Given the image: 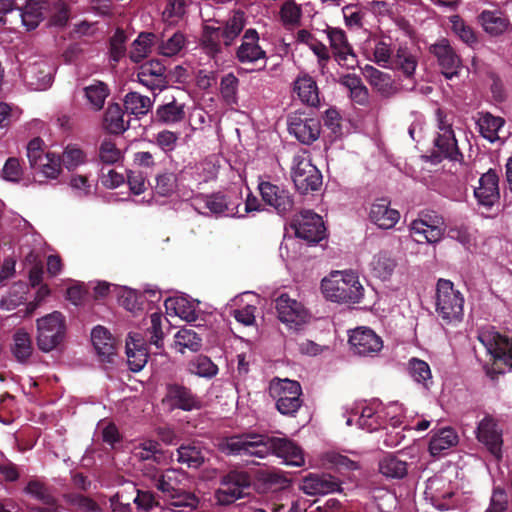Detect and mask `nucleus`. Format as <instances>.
<instances>
[{
	"mask_svg": "<svg viewBox=\"0 0 512 512\" xmlns=\"http://www.w3.org/2000/svg\"><path fill=\"white\" fill-rule=\"evenodd\" d=\"M321 290L327 300L337 303H360L364 287L353 271H335L321 282Z\"/></svg>",
	"mask_w": 512,
	"mask_h": 512,
	"instance_id": "f257e3e1",
	"label": "nucleus"
},
{
	"mask_svg": "<svg viewBox=\"0 0 512 512\" xmlns=\"http://www.w3.org/2000/svg\"><path fill=\"white\" fill-rule=\"evenodd\" d=\"M246 24L245 14L241 10L232 15L219 26L204 25L201 43L208 54L216 55L222 51L221 43L226 47L233 44Z\"/></svg>",
	"mask_w": 512,
	"mask_h": 512,
	"instance_id": "f03ea898",
	"label": "nucleus"
},
{
	"mask_svg": "<svg viewBox=\"0 0 512 512\" xmlns=\"http://www.w3.org/2000/svg\"><path fill=\"white\" fill-rule=\"evenodd\" d=\"M269 395L276 401V409L285 416H295L303 404L302 388L298 381L274 378L269 384Z\"/></svg>",
	"mask_w": 512,
	"mask_h": 512,
	"instance_id": "7ed1b4c3",
	"label": "nucleus"
},
{
	"mask_svg": "<svg viewBox=\"0 0 512 512\" xmlns=\"http://www.w3.org/2000/svg\"><path fill=\"white\" fill-rule=\"evenodd\" d=\"M435 307L438 316L446 323L462 319L464 297L460 291L454 288V284L450 280H438Z\"/></svg>",
	"mask_w": 512,
	"mask_h": 512,
	"instance_id": "20e7f679",
	"label": "nucleus"
},
{
	"mask_svg": "<svg viewBox=\"0 0 512 512\" xmlns=\"http://www.w3.org/2000/svg\"><path fill=\"white\" fill-rule=\"evenodd\" d=\"M36 325L39 350L48 353L63 343L66 336V320L61 312L54 311L37 319Z\"/></svg>",
	"mask_w": 512,
	"mask_h": 512,
	"instance_id": "39448f33",
	"label": "nucleus"
},
{
	"mask_svg": "<svg viewBox=\"0 0 512 512\" xmlns=\"http://www.w3.org/2000/svg\"><path fill=\"white\" fill-rule=\"evenodd\" d=\"M291 177L295 188L301 194L317 191L322 186V174L306 151L293 157Z\"/></svg>",
	"mask_w": 512,
	"mask_h": 512,
	"instance_id": "423d86ee",
	"label": "nucleus"
},
{
	"mask_svg": "<svg viewBox=\"0 0 512 512\" xmlns=\"http://www.w3.org/2000/svg\"><path fill=\"white\" fill-rule=\"evenodd\" d=\"M261 456L272 454L284 460L288 465L301 467L304 465V454L302 449L292 440L288 438L273 437L267 434H262Z\"/></svg>",
	"mask_w": 512,
	"mask_h": 512,
	"instance_id": "0eeeda50",
	"label": "nucleus"
},
{
	"mask_svg": "<svg viewBox=\"0 0 512 512\" xmlns=\"http://www.w3.org/2000/svg\"><path fill=\"white\" fill-rule=\"evenodd\" d=\"M411 236L417 243H436L441 240L445 231L442 216L434 211L421 212L419 218L409 226Z\"/></svg>",
	"mask_w": 512,
	"mask_h": 512,
	"instance_id": "6e6552de",
	"label": "nucleus"
},
{
	"mask_svg": "<svg viewBox=\"0 0 512 512\" xmlns=\"http://www.w3.org/2000/svg\"><path fill=\"white\" fill-rule=\"evenodd\" d=\"M296 237L308 243H318L325 237L326 228L320 215L312 210H301L294 215L291 224Z\"/></svg>",
	"mask_w": 512,
	"mask_h": 512,
	"instance_id": "1a4fd4ad",
	"label": "nucleus"
},
{
	"mask_svg": "<svg viewBox=\"0 0 512 512\" xmlns=\"http://www.w3.org/2000/svg\"><path fill=\"white\" fill-rule=\"evenodd\" d=\"M262 434L247 432L226 437L219 443V450L226 455H250L260 458Z\"/></svg>",
	"mask_w": 512,
	"mask_h": 512,
	"instance_id": "9d476101",
	"label": "nucleus"
},
{
	"mask_svg": "<svg viewBox=\"0 0 512 512\" xmlns=\"http://www.w3.org/2000/svg\"><path fill=\"white\" fill-rule=\"evenodd\" d=\"M221 487L216 491V498L222 505H230L244 497V489L251 485L248 472L233 470L221 478Z\"/></svg>",
	"mask_w": 512,
	"mask_h": 512,
	"instance_id": "9b49d317",
	"label": "nucleus"
},
{
	"mask_svg": "<svg viewBox=\"0 0 512 512\" xmlns=\"http://www.w3.org/2000/svg\"><path fill=\"white\" fill-rule=\"evenodd\" d=\"M348 343L352 353L360 357H375L383 348L381 337L368 327L351 330Z\"/></svg>",
	"mask_w": 512,
	"mask_h": 512,
	"instance_id": "f8f14e48",
	"label": "nucleus"
},
{
	"mask_svg": "<svg viewBox=\"0 0 512 512\" xmlns=\"http://www.w3.org/2000/svg\"><path fill=\"white\" fill-rule=\"evenodd\" d=\"M439 129L443 131L438 134L434 141L435 149L430 155V160L434 164L440 163L443 159L450 161H462L463 154L460 152L457 140L450 125H445L440 121Z\"/></svg>",
	"mask_w": 512,
	"mask_h": 512,
	"instance_id": "ddd939ff",
	"label": "nucleus"
},
{
	"mask_svg": "<svg viewBox=\"0 0 512 512\" xmlns=\"http://www.w3.org/2000/svg\"><path fill=\"white\" fill-rule=\"evenodd\" d=\"M288 130L299 142L310 145L319 138L321 123L317 118L308 117L305 113L295 112L288 118Z\"/></svg>",
	"mask_w": 512,
	"mask_h": 512,
	"instance_id": "4468645a",
	"label": "nucleus"
},
{
	"mask_svg": "<svg viewBox=\"0 0 512 512\" xmlns=\"http://www.w3.org/2000/svg\"><path fill=\"white\" fill-rule=\"evenodd\" d=\"M276 310L279 320L296 330L309 319V313L305 307L287 294H281L276 299Z\"/></svg>",
	"mask_w": 512,
	"mask_h": 512,
	"instance_id": "2eb2a0df",
	"label": "nucleus"
},
{
	"mask_svg": "<svg viewBox=\"0 0 512 512\" xmlns=\"http://www.w3.org/2000/svg\"><path fill=\"white\" fill-rule=\"evenodd\" d=\"M235 58L242 64H253L263 61L260 69L266 66V52L259 45V34L254 28L247 29L236 49Z\"/></svg>",
	"mask_w": 512,
	"mask_h": 512,
	"instance_id": "dca6fc26",
	"label": "nucleus"
},
{
	"mask_svg": "<svg viewBox=\"0 0 512 512\" xmlns=\"http://www.w3.org/2000/svg\"><path fill=\"white\" fill-rule=\"evenodd\" d=\"M258 189L262 200L273 207L279 215H285L292 211L294 199L289 190L268 181L260 182Z\"/></svg>",
	"mask_w": 512,
	"mask_h": 512,
	"instance_id": "f3484780",
	"label": "nucleus"
},
{
	"mask_svg": "<svg viewBox=\"0 0 512 512\" xmlns=\"http://www.w3.org/2000/svg\"><path fill=\"white\" fill-rule=\"evenodd\" d=\"M163 402L167 403L171 410L192 411L201 408V401L198 396L190 388L178 383L166 386V395Z\"/></svg>",
	"mask_w": 512,
	"mask_h": 512,
	"instance_id": "a211bd4d",
	"label": "nucleus"
},
{
	"mask_svg": "<svg viewBox=\"0 0 512 512\" xmlns=\"http://www.w3.org/2000/svg\"><path fill=\"white\" fill-rule=\"evenodd\" d=\"M137 78L152 92L164 90L169 83L166 67L157 59L143 63L138 69Z\"/></svg>",
	"mask_w": 512,
	"mask_h": 512,
	"instance_id": "6ab92c4d",
	"label": "nucleus"
},
{
	"mask_svg": "<svg viewBox=\"0 0 512 512\" xmlns=\"http://www.w3.org/2000/svg\"><path fill=\"white\" fill-rule=\"evenodd\" d=\"M429 52L436 57L443 75L447 79H451L458 74L461 66L460 57L456 54L450 42L446 38H441L434 44L430 45Z\"/></svg>",
	"mask_w": 512,
	"mask_h": 512,
	"instance_id": "aec40b11",
	"label": "nucleus"
},
{
	"mask_svg": "<svg viewBox=\"0 0 512 512\" xmlns=\"http://www.w3.org/2000/svg\"><path fill=\"white\" fill-rule=\"evenodd\" d=\"M326 32L335 60L342 66L353 68L357 64V56L348 42L345 31L328 27Z\"/></svg>",
	"mask_w": 512,
	"mask_h": 512,
	"instance_id": "412c9836",
	"label": "nucleus"
},
{
	"mask_svg": "<svg viewBox=\"0 0 512 512\" xmlns=\"http://www.w3.org/2000/svg\"><path fill=\"white\" fill-rule=\"evenodd\" d=\"M477 438L497 460H501L502 430L498 428L497 422L492 416H485L480 421L477 427Z\"/></svg>",
	"mask_w": 512,
	"mask_h": 512,
	"instance_id": "4be33fe9",
	"label": "nucleus"
},
{
	"mask_svg": "<svg viewBox=\"0 0 512 512\" xmlns=\"http://www.w3.org/2000/svg\"><path fill=\"white\" fill-rule=\"evenodd\" d=\"M242 204L240 192L214 193L206 197L205 207L214 214L234 217L239 213Z\"/></svg>",
	"mask_w": 512,
	"mask_h": 512,
	"instance_id": "5701e85b",
	"label": "nucleus"
},
{
	"mask_svg": "<svg viewBox=\"0 0 512 512\" xmlns=\"http://www.w3.org/2000/svg\"><path fill=\"white\" fill-rule=\"evenodd\" d=\"M177 461L189 469H199L208 460L209 449L198 440L187 441L177 450Z\"/></svg>",
	"mask_w": 512,
	"mask_h": 512,
	"instance_id": "b1692460",
	"label": "nucleus"
},
{
	"mask_svg": "<svg viewBox=\"0 0 512 512\" xmlns=\"http://www.w3.org/2000/svg\"><path fill=\"white\" fill-rule=\"evenodd\" d=\"M499 177L495 170L489 169L479 179V186L474 189L478 203L491 208L500 199Z\"/></svg>",
	"mask_w": 512,
	"mask_h": 512,
	"instance_id": "393cba45",
	"label": "nucleus"
},
{
	"mask_svg": "<svg viewBox=\"0 0 512 512\" xmlns=\"http://www.w3.org/2000/svg\"><path fill=\"white\" fill-rule=\"evenodd\" d=\"M126 355L129 369L133 372L141 371L149 357L148 344L139 333L129 334L126 341Z\"/></svg>",
	"mask_w": 512,
	"mask_h": 512,
	"instance_id": "a878e982",
	"label": "nucleus"
},
{
	"mask_svg": "<svg viewBox=\"0 0 512 512\" xmlns=\"http://www.w3.org/2000/svg\"><path fill=\"white\" fill-rule=\"evenodd\" d=\"M477 19L483 30L491 37H498L512 31L508 15L500 10H483Z\"/></svg>",
	"mask_w": 512,
	"mask_h": 512,
	"instance_id": "bb28decb",
	"label": "nucleus"
},
{
	"mask_svg": "<svg viewBox=\"0 0 512 512\" xmlns=\"http://www.w3.org/2000/svg\"><path fill=\"white\" fill-rule=\"evenodd\" d=\"M369 219L380 229H392L400 219V213L390 207L387 198L377 199L372 203L369 211Z\"/></svg>",
	"mask_w": 512,
	"mask_h": 512,
	"instance_id": "cd10ccee",
	"label": "nucleus"
},
{
	"mask_svg": "<svg viewBox=\"0 0 512 512\" xmlns=\"http://www.w3.org/2000/svg\"><path fill=\"white\" fill-rule=\"evenodd\" d=\"M340 489V482L329 474H310L303 479L301 490L307 495H324Z\"/></svg>",
	"mask_w": 512,
	"mask_h": 512,
	"instance_id": "c85d7f7f",
	"label": "nucleus"
},
{
	"mask_svg": "<svg viewBox=\"0 0 512 512\" xmlns=\"http://www.w3.org/2000/svg\"><path fill=\"white\" fill-rule=\"evenodd\" d=\"M186 117L185 103H180L175 96H165L164 103L155 112V121L161 124H175Z\"/></svg>",
	"mask_w": 512,
	"mask_h": 512,
	"instance_id": "c756f323",
	"label": "nucleus"
},
{
	"mask_svg": "<svg viewBox=\"0 0 512 512\" xmlns=\"http://www.w3.org/2000/svg\"><path fill=\"white\" fill-rule=\"evenodd\" d=\"M92 344L103 362H112L116 355V342L103 326H96L91 332Z\"/></svg>",
	"mask_w": 512,
	"mask_h": 512,
	"instance_id": "7c9ffc66",
	"label": "nucleus"
},
{
	"mask_svg": "<svg viewBox=\"0 0 512 512\" xmlns=\"http://www.w3.org/2000/svg\"><path fill=\"white\" fill-rule=\"evenodd\" d=\"M86 105L92 111L103 109L105 100L110 95V89L106 83L100 80H93L89 85L82 89Z\"/></svg>",
	"mask_w": 512,
	"mask_h": 512,
	"instance_id": "2f4dec72",
	"label": "nucleus"
},
{
	"mask_svg": "<svg viewBox=\"0 0 512 512\" xmlns=\"http://www.w3.org/2000/svg\"><path fill=\"white\" fill-rule=\"evenodd\" d=\"M33 344L31 336L23 328L15 331L12 337L11 353L17 362L21 364L28 363L33 353Z\"/></svg>",
	"mask_w": 512,
	"mask_h": 512,
	"instance_id": "473e14b6",
	"label": "nucleus"
},
{
	"mask_svg": "<svg viewBox=\"0 0 512 512\" xmlns=\"http://www.w3.org/2000/svg\"><path fill=\"white\" fill-rule=\"evenodd\" d=\"M290 485V480L281 472L261 471L257 475L256 489L260 493L276 492Z\"/></svg>",
	"mask_w": 512,
	"mask_h": 512,
	"instance_id": "72a5a7b5",
	"label": "nucleus"
},
{
	"mask_svg": "<svg viewBox=\"0 0 512 512\" xmlns=\"http://www.w3.org/2000/svg\"><path fill=\"white\" fill-rule=\"evenodd\" d=\"M300 100L308 106L316 107L320 103L319 90L316 81L309 75L298 77L294 84Z\"/></svg>",
	"mask_w": 512,
	"mask_h": 512,
	"instance_id": "f704fd0d",
	"label": "nucleus"
},
{
	"mask_svg": "<svg viewBox=\"0 0 512 512\" xmlns=\"http://www.w3.org/2000/svg\"><path fill=\"white\" fill-rule=\"evenodd\" d=\"M134 457L142 463L152 461L158 465H163L166 460L159 442L151 439H146L135 447Z\"/></svg>",
	"mask_w": 512,
	"mask_h": 512,
	"instance_id": "c9c22d12",
	"label": "nucleus"
},
{
	"mask_svg": "<svg viewBox=\"0 0 512 512\" xmlns=\"http://www.w3.org/2000/svg\"><path fill=\"white\" fill-rule=\"evenodd\" d=\"M458 442V436L456 432L450 428H441L435 432L429 442V451L431 455H440L444 450H447L455 446Z\"/></svg>",
	"mask_w": 512,
	"mask_h": 512,
	"instance_id": "e433bc0d",
	"label": "nucleus"
},
{
	"mask_svg": "<svg viewBox=\"0 0 512 512\" xmlns=\"http://www.w3.org/2000/svg\"><path fill=\"white\" fill-rule=\"evenodd\" d=\"M340 83L349 89L350 98L355 104L360 106L368 105L369 91L359 76L355 74H347L340 79Z\"/></svg>",
	"mask_w": 512,
	"mask_h": 512,
	"instance_id": "4c0bfd02",
	"label": "nucleus"
},
{
	"mask_svg": "<svg viewBox=\"0 0 512 512\" xmlns=\"http://www.w3.org/2000/svg\"><path fill=\"white\" fill-rule=\"evenodd\" d=\"M103 126L110 134L119 135L127 130L129 124L124 121V112L118 103H112L107 107Z\"/></svg>",
	"mask_w": 512,
	"mask_h": 512,
	"instance_id": "58836bf2",
	"label": "nucleus"
},
{
	"mask_svg": "<svg viewBox=\"0 0 512 512\" xmlns=\"http://www.w3.org/2000/svg\"><path fill=\"white\" fill-rule=\"evenodd\" d=\"M46 2L28 0L24 8L20 10V18L22 24L27 30L35 29L40 22L44 19V9H46Z\"/></svg>",
	"mask_w": 512,
	"mask_h": 512,
	"instance_id": "ea45409f",
	"label": "nucleus"
},
{
	"mask_svg": "<svg viewBox=\"0 0 512 512\" xmlns=\"http://www.w3.org/2000/svg\"><path fill=\"white\" fill-rule=\"evenodd\" d=\"M185 473L177 469H168L164 473H161L155 484L156 488L164 493L166 496L171 493H176L181 490L180 487Z\"/></svg>",
	"mask_w": 512,
	"mask_h": 512,
	"instance_id": "a19ab883",
	"label": "nucleus"
},
{
	"mask_svg": "<svg viewBox=\"0 0 512 512\" xmlns=\"http://www.w3.org/2000/svg\"><path fill=\"white\" fill-rule=\"evenodd\" d=\"M171 510L174 512L193 511L199 504L198 498L191 492L185 491L183 488L176 493L166 496Z\"/></svg>",
	"mask_w": 512,
	"mask_h": 512,
	"instance_id": "79ce46f5",
	"label": "nucleus"
},
{
	"mask_svg": "<svg viewBox=\"0 0 512 512\" xmlns=\"http://www.w3.org/2000/svg\"><path fill=\"white\" fill-rule=\"evenodd\" d=\"M156 38L154 33L142 32L132 43L131 50L129 52V58L134 63L141 62L146 58L150 52L152 43Z\"/></svg>",
	"mask_w": 512,
	"mask_h": 512,
	"instance_id": "37998d69",
	"label": "nucleus"
},
{
	"mask_svg": "<svg viewBox=\"0 0 512 512\" xmlns=\"http://www.w3.org/2000/svg\"><path fill=\"white\" fill-rule=\"evenodd\" d=\"M167 309H173L175 314L187 322H194L198 318L195 307L183 297L169 298L165 301Z\"/></svg>",
	"mask_w": 512,
	"mask_h": 512,
	"instance_id": "c03bdc74",
	"label": "nucleus"
},
{
	"mask_svg": "<svg viewBox=\"0 0 512 512\" xmlns=\"http://www.w3.org/2000/svg\"><path fill=\"white\" fill-rule=\"evenodd\" d=\"M379 471L386 477L403 478L407 474V463L394 455H387L379 462Z\"/></svg>",
	"mask_w": 512,
	"mask_h": 512,
	"instance_id": "a18cd8bd",
	"label": "nucleus"
},
{
	"mask_svg": "<svg viewBox=\"0 0 512 512\" xmlns=\"http://www.w3.org/2000/svg\"><path fill=\"white\" fill-rule=\"evenodd\" d=\"M124 107L133 115H145L152 107V101L148 96H143L137 92H129L125 96Z\"/></svg>",
	"mask_w": 512,
	"mask_h": 512,
	"instance_id": "49530a36",
	"label": "nucleus"
},
{
	"mask_svg": "<svg viewBox=\"0 0 512 512\" xmlns=\"http://www.w3.org/2000/svg\"><path fill=\"white\" fill-rule=\"evenodd\" d=\"M175 346L181 353L184 349L196 352L202 346V338L194 330L182 328L175 335Z\"/></svg>",
	"mask_w": 512,
	"mask_h": 512,
	"instance_id": "de8ad7c7",
	"label": "nucleus"
},
{
	"mask_svg": "<svg viewBox=\"0 0 512 512\" xmlns=\"http://www.w3.org/2000/svg\"><path fill=\"white\" fill-rule=\"evenodd\" d=\"M280 19L286 28L300 26L302 9L294 0L285 1L280 8Z\"/></svg>",
	"mask_w": 512,
	"mask_h": 512,
	"instance_id": "09e8293b",
	"label": "nucleus"
},
{
	"mask_svg": "<svg viewBox=\"0 0 512 512\" xmlns=\"http://www.w3.org/2000/svg\"><path fill=\"white\" fill-rule=\"evenodd\" d=\"M25 81L34 90H46L52 84V77L49 72L41 70L38 66L33 65L24 74Z\"/></svg>",
	"mask_w": 512,
	"mask_h": 512,
	"instance_id": "8fccbe9b",
	"label": "nucleus"
},
{
	"mask_svg": "<svg viewBox=\"0 0 512 512\" xmlns=\"http://www.w3.org/2000/svg\"><path fill=\"white\" fill-rule=\"evenodd\" d=\"M392 64L403 72L406 77H411L417 67L416 57L407 48L400 47L392 59Z\"/></svg>",
	"mask_w": 512,
	"mask_h": 512,
	"instance_id": "3c124183",
	"label": "nucleus"
},
{
	"mask_svg": "<svg viewBox=\"0 0 512 512\" xmlns=\"http://www.w3.org/2000/svg\"><path fill=\"white\" fill-rule=\"evenodd\" d=\"M478 125L483 137L493 142L498 138V131L504 125V119L486 113L479 119Z\"/></svg>",
	"mask_w": 512,
	"mask_h": 512,
	"instance_id": "603ef678",
	"label": "nucleus"
},
{
	"mask_svg": "<svg viewBox=\"0 0 512 512\" xmlns=\"http://www.w3.org/2000/svg\"><path fill=\"white\" fill-rule=\"evenodd\" d=\"M396 261L386 252H380L374 257L372 267L375 275L382 279H388L396 268Z\"/></svg>",
	"mask_w": 512,
	"mask_h": 512,
	"instance_id": "864d4df0",
	"label": "nucleus"
},
{
	"mask_svg": "<svg viewBox=\"0 0 512 512\" xmlns=\"http://www.w3.org/2000/svg\"><path fill=\"white\" fill-rule=\"evenodd\" d=\"M189 369L199 377L212 378L218 373V367L205 355H198L189 363Z\"/></svg>",
	"mask_w": 512,
	"mask_h": 512,
	"instance_id": "5fc2aeb1",
	"label": "nucleus"
},
{
	"mask_svg": "<svg viewBox=\"0 0 512 512\" xmlns=\"http://www.w3.org/2000/svg\"><path fill=\"white\" fill-rule=\"evenodd\" d=\"M186 0H167L163 11V19L169 25L178 24L187 13Z\"/></svg>",
	"mask_w": 512,
	"mask_h": 512,
	"instance_id": "6e6d98bb",
	"label": "nucleus"
},
{
	"mask_svg": "<svg viewBox=\"0 0 512 512\" xmlns=\"http://www.w3.org/2000/svg\"><path fill=\"white\" fill-rule=\"evenodd\" d=\"M238 86L239 79L233 73H228L221 78L220 94L226 104H237Z\"/></svg>",
	"mask_w": 512,
	"mask_h": 512,
	"instance_id": "4d7b16f0",
	"label": "nucleus"
},
{
	"mask_svg": "<svg viewBox=\"0 0 512 512\" xmlns=\"http://www.w3.org/2000/svg\"><path fill=\"white\" fill-rule=\"evenodd\" d=\"M410 376L418 383H422L428 388V382L431 381V370L427 362L418 358H412L408 364Z\"/></svg>",
	"mask_w": 512,
	"mask_h": 512,
	"instance_id": "13d9d810",
	"label": "nucleus"
},
{
	"mask_svg": "<svg viewBox=\"0 0 512 512\" xmlns=\"http://www.w3.org/2000/svg\"><path fill=\"white\" fill-rule=\"evenodd\" d=\"M127 36L123 29L117 28L109 41L110 59L118 63L126 54Z\"/></svg>",
	"mask_w": 512,
	"mask_h": 512,
	"instance_id": "bf43d9fd",
	"label": "nucleus"
},
{
	"mask_svg": "<svg viewBox=\"0 0 512 512\" xmlns=\"http://www.w3.org/2000/svg\"><path fill=\"white\" fill-rule=\"evenodd\" d=\"M453 32L467 45L473 46L478 43L477 35L473 28L465 23L458 15L451 19Z\"/></svg>",
	"mask_w": 512,
	"mask_h": 512,
	"instance_id": "052dcab7",
	"label": "nucleus"
},
{
	"mask_svg": "<svg viewBox=\"0 0 512 512\" xmlns=\"http://www.w3.org/2000/svg\"><path fill=\"white\" fill-rule=\"evenodd\" d=\"M66 502L84 512H102L100 505L92 498L79 493H70L64 496Z\"/></svg>",
	"mask_w": 512,
	"mask_h": 512,
	"instance_id": "680f3d73",
	"label": "nucleus"
},
{
	"mask_svg": "<svg viewBox=\"0 0 512 512\" xmlns=\"http://www.w3.org/2000/svg\"><path fill=\"white\" fill-rule=\"evenodd\" d=\"M177 188V176L173 172H163L156 177L155 191L161 196L172 195Z\"/></svg>",
	"mask_w": 512,
	"mask_h": 512,
	"instance_id": "e2e57ef3",
	"label": "nucleus"
},
{
	"mask_svg": "<svg viewBox=\"0 0 512 512\" xmlns=\"http://www.w3.org/2000/svg\"><path fill=\"white\" fill-rule=\"evenodd\" d=\"M150 327L147 329L149 334V343L154 345L157 350L163 348L162 315L154 312L150 315Z\"/></svg>",
	"mask_w": 512,
	"mask_h": 512,
	"instance_id": "0e129e2a",
	"label": "nucleus"
},
{
	"mask_svg": "<svg viewBox=\"0 0 512 512\" xmlns=\"http://www.w3.org/2000/svg\"><path fill=\"white\" fill-rule=\"evenodd\" d=\"M185 36L181 32L174 33L169 39L163 41L159 46L160 53L164 56H174L185 46Z\"/></svg>",
	"mask_w": 512,
	"mask_h": 512,
	"instance_id": "69168bd1",
	"label": "nucleus"
},
{
	"mask_svg": "<svg viewBox=\"0 0 512 512\" xmlns=\"http://www.w3.org/2000/svg\"><path fill=\"white\" fill-rule=\"evenodd\" d=\"M45 161L38 166L46 178L56 179L61 172V157L55 153H46Z\"/></svg>",
	"mask_w": 512,
	"mask_h": 512,
	"instance_id": "338daca9",
	"label": "nucleus"
},
{
	"mask_svg": "<svg viewBox=\"0 0 512 512\" xmlns=\"http://www.w3.org/2000/svg\"><path fill=\"white\" fill-rule=\"evenodd\" d=\"M23 168L20 160L16 157H10L6 160L2 169V177L9 182H19L23 176Z\"/></svg>",
	"mask_w": 512,
	"mask_h": 512,
	"instance_id": "774afa93",
	"label": "nucleus"
}]
</instances>
